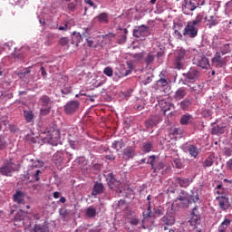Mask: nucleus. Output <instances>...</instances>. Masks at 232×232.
<instances>
[{"instance_id":"obj_1","label":"nucleus","mask_w":232,"mask_h":232,"mask_svg":"<svg viewBox=\"0 0 232 232\" xmlns=\"http://www.w3.org/2000/svg\"><path fill=\"white\" fill-rule=\"evenodd\" d=\"M40 138L42 139L44 144H51V146H57V142L59 139H61V132L54 128H51L50 130H46L44 132L40 134Z\"/></svg>"},{"instance_id":"obj_2","label":"nucleus","mask_w":232,"mask_h":232,"mask_svg":"<svg viewBox=\"0 0 232 232\" xmlns=\"http://www.w3.org/2000/svg\"><path fill=\"white\" fill-rule=\"evenodd\" d=\"M198 200H200L198 193L189 196V194L184 190H182L176 198V202L179 201L181 208H188L189 204H193V202L196 203Z\"/></svg>"},{"instance_id":"obj_3","label":"nucleus","mask_w":232,"mask_h":232,"mask_svg":"<svg viewBox=\"0 0 232 232\" xmlns=\"http://www.w3.org/2000/svg\"><path fill=\"white\" fill-rule=\"evenodd\" d=\"M200 77V72L195 68H190L188 72L183 73V78L181 79L182 84L191 88V84L197 82Z\"/></svg>"},{"instance_id":"obj_4","label":"nucleus","mask_w":232,"mask_h":232,"mask_svg":"<svg viewBox=\"0 0 232 232\" xmlns=\"http://www.w3.org/2000/svg\"><path fill=\"white\" fill-rule=\"evenodd\" d=\"M188 53H189L184 48H179L176 51L174 60V68L176 70H182V68H184L183 61L188 59Z\"/></svg>"},{"instance_id":"obj_5","label":"nucleus","mask_w":232,"mask_h":232,"mask_svg":"<svg viewBox=\"0 0 232 232\" xmlns=\"http://www.w3.org/2000/svg\"><path fill=\"white\" fill-rule=\"evenodd\" d=\"M17 164L14 163L12 160H7L0 168V174L5 177H12L14 171H17Z\"/></svg>"},{"instance_id":"obj_6","label":"nucleus","mask_w":232,"mask_h":232,"mask_svg":"<svg viewBox=\"0 0 232 232\" xmlns=\"http://www.w3.org/2000/svg\"><path fill=\"white\" fill-rule=\"evenodd\" d=\"M183 35H187L188 37H190L191 39H195L197 35H198V25H195V24H192V22L188 21L187 23V25L183 31Z\"/></svg>"},{"instance_id":"obj_7","label":"nucleus","mask_w":232,"mask_h":232,"mask_svg":"<svg viewBox=\"0 0 232 232\" xmlns=\"http://www.w3.org/2000/svg\"><path fill=\"white\" fill-rule=\"evenodd\" d=\"M133 37H137V39H140V37L146 38L150 35V26L141 24L136 26L132 33Z\"/></svg>"},{"instance_id":"obj_8","label":"nucleus","mask_w":232,"mask_h":232,"mask_svg":"<svg viewBox=\"0 0 232 232\" xmlns=\"http://www.w3.org/2000/svg\"><path fill=\"white\" fill-rule=\"evenodd\" d=\"M147 164H150L154 173H157V171H160V169H164L165 168L164 162L159 161L157 163V157L155 155L149 157Z\"/></svg>"},{"instance_id":"obj_9","label":"nucleus","mask_w":232,"mask_h":232,"mask_svg":"<svg viewBox=\"0 0 232 232\" xmlns=\"http://www.w3.org/2000/svg\"><path fill=\"white\" fill-rule=\"evenodd\" d=\"M106 179H107L109 188L113 191H117V189L121 188V180H117L113 173L107 174Z\"/></svg>"},{"instance_id":"obj_10","label":"nucleus","mask_w":232,"mask_h":232,"mask_svg":"<svg viewBox=\"0 0 232 232\" xmlns=\"http://www.w3.org/2000/svg\"><path fill=\"white\" fill-rule=\"evenodd\" d=\"M193 61L194 64H197L199 68H203V70H208V67L209 66V60L204 55L195 56Z\"/></svg>"},{"instance_id":"obj_11","label":"nucleus","mask_w":232,"mask_h":232,"mask_svg":"<svg viewBox=\"0 0 232 232\" xmlns=\"http://www.w3.org/2000/svg\"><path fill=\"white\" fill-rule=\"evenodd\" d=\"M160 122H162V117H160V115H151L148 121H145V126L146 128H155V126Z\"/></svg>"},{"instance_id":"obj_12","label":"nucleus","mask_w":232,"mask_h":232,"mask_svg":"<svg viewBox=\"0 0 232 232\" xmlns=\"http://www.w3.org/2000/svg\"><path fill=\"white\" fill-rule=\"evenodd\" d=\"M216 200H218L220 209L223 211L229 209V198L227 196H218L216 198Z\"/></svg>"},{"instance_id":"obj_13","label":"nucleus","mask_w":232,"mask_h":232,"mask_svg":"<svg viewBox=\"0 0 232 232\" xmlns=\"http://www.w3.org/2000/svg\"><path fill=\"white\" fill-rule=\"evenodd\" d=\"M77 108H79V102L72 101L65 105L64 110L66 113L70 114L75 113V111H77Z\"/></svg>"},{"instance_id":"obj_14","label":"nucleus","mask_w":232,"mask_h":232,"mask_svg":"<svg viewBox=\"0 0 232 232\" xmlns=\"http://www.w3.org/2000/svg\"><path fill=\"white\" fill-rule=\"evenodd\" d=\"M33 232H50L48 222L43 220L41 223H35Z\"/></svg>"},{"instance_id":"obj_15","label":"nucleus","mask_w":232,"mask_h":232,"mask_svg":"<svg viewBox=\"0 0 232 232\" xmlns=\"http://www.w3.org/2000/svg\"><path fill=\"white\" fill-rule=\"evenodd\" d=\"M39 104H41L42 107H51L52 104H53V100L48 95H42L39 99Z\"/></svg>"},{"instance_id":"obj_16","label":"nucleus","mask_w":232,"mask_h":232,"mask_svg":"<svg viewBox=\"0 0 232 232\" xmlns=\"http://www.w3.org/2000/svg\"><path fill=\"white\" fill-rule=\"evenodd\" d=\"M187 95H188V89L181 87L175 92L174 99L176 101H182V99H184V97H186Z\"/></svg>"},{"instance_id":"obj_17","label":"nucleus","mask_w":232,"mask_h":232,"mask_svg":"<svg viewBox=\"0 0 232 232\" xmlns=\"http://www.w3.org/2000/svg\"><path fill=\"white\" fill-rule=\"evenodd\" d=\"M13 199L16 204H24V193L21 190L16 191L13 195Z\"/></svg>"},{"instance_id":"obj_18","label":"nucleus","mask_w":232,"mask_h":232,"mask_svg":"<svg viewBox=\"0 0 232 232\" xmlns=\"http://www.w3.org/2000/svg\"><path fill=\"white\" fill-rule=\"evenodd\" d=\"M175 182L176 184H179L180 188H188V186L191 184V179L186 178H176Z\"/></svg>"},{"instance_id":"obj_19","label":"nucleus","mask_w":232,"mask_h":232,"mask_svg":"<svg viewBox=\"0 0 232 232\" xmlns=\"http://www.w3.org/2000/svg\"><path fill=\"white\" fill-rule=\"evenodd\" d=\"M123 159H133L135 157V149L133 147H127L123 151Z\"/></svg>"},{"instance_id":"obj_20","label":"nucleus","mask_w":232,"mask_h":232,"mask_svg":"<svg viewBox=\"0 0 232 232\" xmlns=\"http://www.w3.org/2000/svg\"><path fill=\"white\" fill-rule=\"evenodd\" d=\"M72 44H75V46H79L80 43H82V35L81 33H73L72 35Z\"/></svg>"},{"instance_id":"obj_21","label":"nucleus","mask_w":232,"mask_h":232,"mask_svg":"<svg viewBox=\"0 0 232 232\" xmlns=\"http://www.w3.org/2000/svg\"><path fill=\"white\" fill-rule=\"evenodd\" d=\"M161 223L165 224V226H173L175 224V217L166 215L161 218Z\"/></svg>"},{"instance_id":"obj_22","label":"nucleus","mask_w":232,"mask_h":232,"mask_svg":"<svg viewBox=\"0 0 232 232\" xmlns=\"http://www.w3.org/2000/svg\"><path fill=\"white\" fill-rule=\"evenodd\" d=\"M226 127L220 125H214L211 129L212 135H222Z\"/></svg>"},{"instance_id":"obj_23","label":"nucleus","mask_w":232,"mask_h":232,"mask_svg":"<svg viewBox=\"0 0 232 232\" xmlns=\"http://www.w3.org/2000/svg\"><path fill=\"white\" fill-rule=\"evenodd\" d=\"M104 191V186L102 183H95L93 189H92V195H101Z\"/></svg>"},{"instance_id":"obj_24","label":"nucleus","mask_w":232,"mask_h":232,"mask_svg":"<svg viewBox=\"0 0 232 232\" xmlns=\"http://www.w3.org/2000/svg\"><path fill=\"white\" fill-rule=\"evenodd\" d=\"M168 84V79L164 73L160 74V80L157 81V86L159 88H164Z\"/></svg>"},{"instance_id":"obj_25","label":"nucleus","mask_w":232,"mask_h":232,"mask_svg":"<svg viewBox=\"0 0 232 232\" xmlns=\"http://www.w3.org/2000/svg\"><path fill=\"white\" fill-rule=\"evenodd\" d=\"M205 21L208 22V26L211 28L212 26H217L218 24V21H217V18L215 16H206Z\"/></svg>"},{"instance_id":"obj_26","label":"nucleus","mask_w":232,"mask_h":232,"mask_svg":"<svg viewBox=\"0 0 232 232\" xmlns=\"http://www.w3.org/2000/svg\"><path fill=\"white\" fill-rule=\"evenodd\" d=\"M229 226H231V220L226 218L218 227V232H226Z\"/></svg>"},{"instance_id":"obj_27","label":"nucleus","mask_w":232,"mask_h":232,"mask_svg":"<svg viewBox=\"0 0 232 232\" xmlns=\"http://www.w3.org/2000/svg\"><path fill=\"white\" fill-rule=\"evenodd\" d=\"M39 175H41V170L36 169L31 173H29V177L32 179H30V182H37L40 180Z\"/></svg>"},{"instance_id":"obj_28","label":"nucleus","mask_w":232,"mask_h":232,"mask_svg":"<svg viewBox=\"0 0 232 232\" xmlns=\"http://www.w3.org/2000/svg\"><path fill=\"white\" fill-rule=\"evenodd\" d=\"M160 106L162 111L164 113H166V111H169V110H171V106H173V104H171L169 102H167L166 101L162 100L160 102Z\"/></svg>"},{"instance_id":"obj_29","label":"nucleus","mask_w":232,"mask_h":232,"mask_svg":"<svg viewBox=\"0 0 232 232\" xmlns=\"http://www.w3.org/2000/svg\"><path fill=\"white\" fill-rule=\"evenodd\" d=\"M189 106H191V100L185 99L179 102V108H181L183 111H188Z\"/></svg>"},{"instance_id":"obj_30","label":"nucleus","mask_w":232,"mask_h":232,"mask_svg":"<svg viewBox=\"0 0 232 232\" xmlns=\"http://www.w3.org/2000/svg\"><path fill=\"white\" fill-rule=\"evenodd\" d=\"M183 6L185 10H189L190 12H193V10L197 8V6L193 5V2L191 0H184Z\"/></svg>"},{"instance_id":"obj_31","label":"nucleus","mask_w":232,"mask_h":232,"mask_svg":"<svg viewBox=\"0 0 232 232\" xmlns=\"http://www.w3.org/2000/svg\"><path fill=\"white\" fill-rule=\"evenodd\" d=\"M191 122V115L184 114L181 116L180 124L181 126H188V123Z\"/></svg>"},{"instance_id":"obj_32","label":"nucleus","mask_w":232,"mask_h":232,"mask_svg":"<svg viewBox=\"0 0 232 232\" xmlns=\"http://www.w3.org/2000/svg\"><path fill=\"white\" fill-rule=\"evenodd\" d=\"M85 213H86V217H88V218H93L97 215V210L92 207H89L86 209Z\"/></svg>"},{"instance_id":"obj_33","label":"nucleus","mask_w":232,"mask_h":232,"mask_svg":"<svg viewBox=\"0 0 232 232\" xmlns=\"http://www.w3.org/2000/svg\"><path fill=\"white\" fill-rule=\"evenodd\" d=\"M188 150L189 155H191V157H194V159H196V157L198 155V149L194 145H188Z\"/></svg>"},{"instance_id":"obj_34","label":"nucleus","mask_w":232,"mask_h":232,"mask_svg":"<svg viewBox=\"0 0 232 232\" xmlns=\"http://www.w3.org/2000/svg\"><path fill=\"white\" fill-rule=\"evenodd\" d=\"M150 217H155V215H153V212H151V202L150 201H149V203H148L147 211L143 212L144 218H150Z\"/></svg>"},{"instance_id":"obj_35","label":"nucleus","mask_w":232,"mask_h":232,"mask_svg":"<svg viewBox=\"0 0 232 232\" xmlns=\"http://www.w3.org/2000/svg\"><path fill=\"white\" fill-rule=\"evenodd\" d=\"M24 115L26 122H32V121H34V112H32V111H24Z\"/></svg>"},{"instance_id":"obj_36","label":"nucleus","mask_w":232,"mask_h":232,"mask_svg":"<svg viewBox=\"0 0 232 232\" xmlns=\"http://www.w3.org/2000/svg\"><path fill=\"white\" fill-rule=\"evenodd\" d=\"M112 148L116 150V151H119L124 148V142L122 140H116L112 143Z\"/></svg>"},{"instance_id":"obj_37","label":"nucleus","mask_w":232,"mask_h":232,"mask_svg":"<svg viewBox=\"0 0 232 232\" xmlns=\"http://www.w3.org/2000/svg\"><path fill=\"white\" fill-rule=\"evenodd\" d=\"M99 23H108V14L107 13H102L98 16H96Z\"/></svg>"},{"instance_id":"obj_38","label":"nucleus","mask_w":232,"mask_h":232,"mask_svg":"<svg viewBox=\"0 0 232 232\" xmlns=\"http://www.w3.org/2000/svg\"><path fill=\"white\" fill-rule=\"evenodd\" d=\"M142 150L144 153H150L151 150H153V143L151 142H146L143 144Z\"/></svg>"},{"instance_id":"obj_39","label":"nucleus","mask_w":232,"mask_h":232,"mask_svg":"<svg viewBox=\"0 0 232 232\" xmlns=\"http://www.w3.org/2000/svg\"><path fill=\"white\" fill-rule=\"evenodd\" d=\"M212 63L216 64L217 68H224L226 66V59L212 60Z\"/></svg>"},{"instance_id":"obj_40","label":"nucleus","mask_w":232,"mask_h":232,"mask_svg":"<svg viewBox=\"0 0 232 232\" xmlns=\"http://www.w3.org/2000/svg\"><path fill=\"white\" fill-rule=\"evenodd\" d=\"M219 52L221 55H226V53H229V44H225L219 47Z\"/></svg>"},{"instance_id":"obj_41","label":"nucleus","mask_w":232,"mask_h":232,"mask_svg":"<svg viewBox=\"0 0 232 232\" xmlns=\"http://www.w3.org/2000/svg\"><path fill=\"white\" fill-rule=\"evenodd\" d=\"M202 19H204V16L198 14L194 20L190 21V23L194 24L196 26L198 27L199 24L202 23Z\"/></svg>"},{"instance_id":"obj_42","label":"nucleus","mask_w":232,"mask_h":232,"mask_svg":"<svg viewBox=\"0 0 232 232\" xmlns=\"http://www.w3.org/2000/svg\"><path fill=\"white\" fill-rule=\"evenodd\" d=\"M115 38V34L109 33L105 35H100L98 36V39H101L102 41H104V39H108V41H111V39Z\"/></svg>"},{"instance_id":"obj_43","label":"nucleus","mask_w":232,"mask_h":232,"mask_svg":"<svg viewBox=\"0 0 232 232\" xmlns=\"http://www.w3.org/2000/svg\"><path fill=\"white\" fill-rule=\"evenodd\" d=\"M190 92H193L195 95H198L202 92V85H195L190 87Z\"/></svg>"},{"instance_id":"obj_44","label":"nucleus","mask_w":232,"mask_h":232,"mask_svg":"<svg viewBox=\"0 0 232 232\" xmlns=\"http://www.w3.org/2000/svg\"><path fill=\"white\" fill-rule=\"evenodd\" d=\"M69 44H70V40L67 37H62L58 41V44L60 46H68Z\"/></svg>"},{"instance_id":"obj_45","label":"nucleus","mask_w":232,"mask_h":232,"mask_svg":"<svg viewBox=\"0 0 232 232\" xmlns=\"http://www.w3.org/2000/svg\"><path fill=\"white\" fill-rule=\"evenodd\" d=\"M214 160L213 158L208 157L204 162H203V166L204 168H211V166L214 164Z\"/></svg>"},{"instance_id":"obj_46","label":"nucleus","mask_w":232,"mask_h":232,"mask_svg":"<svg viewBox=\"0 0 232 232\" xmlns=\"http://www.w3.org/2000/svg\"><path fill=\"white\" fill-rule=\"evenodd\" d=\"M104 75H107V77H113V68L111 67H105L103 70Z\"/></svg>"},{"instance_id":"obj_47","label":"nucleus","mask_w":232,"mask_h":232,"mask_svg":"<svg viewBox=\"0 0 232 232\" xmlns=\"http://www.w3.org/2000/svg\"><path fill=\"white\" fill-rule=\"evenodd\" d=\"M51 111L52 107H42L40 110V114L43 116L48 115V113H50Z\"/></svg>"},{"instance_id":"obj_48","label":"nucleus","mask_w":232,"mask_h":232,"mask_svg":"<svg viewBox=\"0 0 232 232\" xmlns=\"http://www.w3.org/2000/svg\"><path fill=\"white\" fill-rule=\"evenodd\" d=\"M153 215H154V217H162V215H164V210L160 207L154 208Z\"/></svg>"},{"instance_id":"obj_49","label":"nucleus","mask_w":232,"mask_h":232,"mask_svg":"<svg viewBox=\"0 0 232 232\" xmlns=\"http://www.w3.org/2000/svg\"><path fill=\"white\" fill-rule=\"evenodd\" d=\"M154 61H155V55L153 54H149L145 59V63L147 65L151 64V63H153Z\"/></svg>"},{"instance_id":"obj_50","label":"nucleus","mask_w":232,"mask_h":232,"mask_svg":"<svg viewBox=\"0 0 232 232\" xmlns=\"http://www.w3.org/2000/svg\"><path fill=\"white\" fill-rule=\"evenodd\" d=\"M59 213L63 218H68V215H70L68 209L66 208H60Z\"/></svg>"},{"instance_id":"obj_51","label":"nucleus","mask_w":232,"mask_h":232,"mask_svg":"<svg viewBox=\"0 0 232 232\" xmlns=\"http://www.w3.org/2000/svg\"><path fill=\"white\" fill-rule=\"evenodd\" d=\"M170 135H173V137H175V139H177V138L180 137V135H182V130L180 129H174Z\"/></svg>"},{"instance_id":"obj_52","label":"nucleus","mask_w":232,"mask_h":232,"mask_svg":"<svg viewBox=\"0 0 232 232\" xmlns=\"http://www.w3.org/2000/svg\"><path fill=\"white\" fill-rule=\"evenodd\" d=\"M6 148V140H5V137L0 135V150H5Z\"/></svg>"},{"instance_id":"obj_53","label":"nucleus","mask_w":232,"mask_h":232,"mask_svg":"<svg viewBox=\"0 0 232 232\" xmlns=\"http://www.w3.org/2000/svg\"><path fill=\"white\" fill-rule=\"evenodd\" d=\"M127 36L126 34H120L118 39V44H124L126 43Z\"/></svg>"},{"instance_id":"obj_54","label":"nucleus","mask_w":232,"mask_h":232,"mask_svg":"<svg viewBox=\"0 0 232 232\" xmlns=\"http://www.w3.org/2000/svg\"><path fill=\"white\" fill-rule=\"evenodd\" d=\"M135 108L138 111L144 110V102L140 100V102L136 103Z\"/></svg>"},{"instance_id":"obj_55","label":"nucleus","mask_w":232,"mask_h":232,"mask_svg":"<svg viewBox=\"0 0 232 232\" xmlns=\"http://www.w3.org/2000/svg\"><path fill=\"white\" fill-rule=\"evenodd\" d=\"M13 57L14 59H19L20 61H23V59H24V54L14 53H13Z\"/></svg>"},{"instance_id":"obj_56","label":"nucleus","mask_w":232,"mask_h":232,"mask_svg":"<svg viewBox=\"0 0 232 232\" xmlns=\"http://www.w3.org/2000/svg\"><path fill=\"white\" fill-rule=\"evenodd\" d=\"M222 58V53L217 52L215 56L212 58V61L221 60Z\"/></svg>"},{"instance_id":"obj_57","label":"nucleus","mask_w":232,"mask_h":232,"mask_svg":"<svg viewBox=\"0 0 232 232\" xmlns=\"http://www.w3.org/2000/svg\"><path fill=\"white\" fill-rule=\"evenodd\" d=\"M86 41H87V45L90 46L91 48H95L96 47L95 44L93 43L92 40L90 39V37L86 38Z\"/></svg>"},{"instance_id":"obj_58","label":"nucleus","mask_w":232,"mask_h":232,"mask_svg":"<svg viewBox=\"0 0 232 232\" xmlns=\"http://www.w3.org/2000/svg\"><path fill=\"white\" fill-rule=\"evenodd\" d=\"M82 37H85L86 39L90 37V28H85L82 33Z\"/></svg>"},{"instance_id":"obj_59","label":"nucleus","mask_w":232,"mask_h":232,"mask_svg":"<svg viewBox=\"0 0 232 232\" xmlns=\"http://www.w3.org/2000/svg\"><path fill=\"white\" fill-rule=\"evenodd\" d=\"M152 81L153 79L151 78V76H148L145 80L142 81V84L146 86V84H150V82H151Z\"/></svg>"},{"instance_id":"obj_60","label":"nucleus","mask_w":232,"mask_h":232,"mask_svg":"<svg viewBox=\"0 0 232 232\" xmlns=\"http://www.w3.org/2000/svg\"><path fill=\"white\" fill-rule=\"evenodd\" d=\"M85 3L86 5H89L90 6H92L94 10L95 8H97V5L92 0H85Z\"/></svg>"},{"instance_id":"obj_61","label":"nucleus","mask_w":232,"mask_h":232,"mask_svg":"<svg viewBox=\"0 0 232 232\" xmlns=\"http://www.w3.org/2000/svg\"><path fill=\"white\" fill-rule=\"evenodd\" d=\"M40 70L42 72V76L44 77V79H46V76L48 75V73L46 72V70L44 69V67L42 66Z\"/></svg>"},{"instance_id":"obj_62","label":"nucleus","mask_w":232,"mask_h":232,"mask_svg":"<svg viewBox=\"0 0 232 232\" xmlns=\"http://www.w3.org/2000/svg\"><path fill=\"white\" fill-rule=\"evenodd\" d=\"M14 220L15 222H21V220H23V216H21L20 213L16 214Z\"/></svg>"},{"instance_id":"obj_63","label":"nucleus","mask_w":232,"mask_h":232,"mask_svg":"<svg viewBox=\"0 0 232 232\" xmlns=\"http://www.w3.org/2000/svg\"><path fill=\"white\" fill-rule=\"evenodd\" d=\"M227 168L232 171V159L227 161Z\"/></svg>"},{"instance_id":"obj_64","label":"nucleus","mask_w":232,"mask_h":232,"mask_svg":"<svg viewBox=\"0 0 232 232\" xmlns=\"http://www.w3.org/2000/svg\"><path fill=\"white\" fill-rule=\"evenodd\" d=\"M130 225H131V226H139V219H137V218H132V219L130 220Z\"/></svg>"}]
</instances>
